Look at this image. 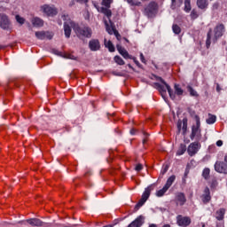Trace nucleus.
Masks as SVG:
<instances>
[{
  "instance_id": "de8ad7c7",
  "label": "nucleus",
  "mask_w": 227,
  "mask_h": 227,
  "mask_svg": "<svg viewBox=\"0 0 227 227\" xmlns=\"http://www.w3.org/2000/svg\"><path fill=\"white\" fill-rule=\"evenodd\" d=\"M132 59L133 61H134V63L137 65V67H138V68H141V63H139L138 61H137V59H136V57H132V59Z\"/></svg>"
},
{
  "instance_id": "4468645a",
  "label": "nucleus",
  "mask_w": 227,
  "mask_h": 227,
  "mask_svg": "<svg viewBox=\"0 0 227 227\" xmlns=\"http://www.w3.org/2000/svg\"><path fill=\"white\" fill-rule=\"evenodd\" d=\"M116 48L118 52L121 54V56H122V58H124V59H132V55L129 54V51H127V50H125V48H123L121 44H117Z\"/></svg>"
},
{
  "instance_id": "72a5a7b5",
  "label": "nucleus",
  "mask_w": 227,
  "mask_h": 227,
  "mask_svg": "<svg viewBox=\"0 0 227 227\" xmlns=\"http://www.w3.org/2000/svg\"><path fill=\"white\" fill-rule=\"evenodd\" d=\"M187 90L189 91L191 97H199L200 96L198 94V92L192 86H188Z\"/></svg>"
},
{
  "instance_id": "a211bd4d",
  "label": "nucleus",
  "mask_w": 227,
  "mask_h": 227,
  "mask_svg": "<svg viewBox=\"0 0 227 227\" xmlns=\"http://www.w3.org/2000/svg\"><path fill=\"white\" fill-rule=\"evenodd\" d=\"M197 6L200 10L207 11V8H208V0H197Z\"/></svg>"
},
{
  "instance_id": "7ed1b4c3",
  "label": "nucleus",
  "mask_w": 227,
  "mask_h": 227,
  "mask_svg": "<svg viewBox=\"0 0 227 227\" xmlns=\"http://www.w3.org/2000/svg\"><path fill=\"white\" fill-rule=\"evenodd\" d=\"M195 120L196 125L192 127V134L190 135V139H192V141H194V139L196 141H201V129H200V127H201V122L200 121V116L196 115Z\"/></svg>"
},
{
  "instance_id": "aec40b11",
  "label": "nucleus",
  "mask_w": 227,
  "mask_h": 227,
  "mask_svg": "<svg viewBox=\"0 0 227 227\" xmlns=\"http://www.w3.org/2000/svg\"><path fill=\"white\" fill-rule=\"evenodd\" d=\"M110 24L107 23V20H105V26H106V30L108 33V35H113L114 31V23H113V21H109Z\"/></svg>"
},
{
  "instance_id": "58836bf2",
  "label": "nucleus",
  "mask_w": 227,
  "mask_h": 227,
  "mask_svg": "<svg viewBox=\"0 0 227 227\" xmlns=\"http://www.w3.org/2000/svg\"><path fill=\"white\" fill-rule=\"evenodd\" d=\"M127 3H129V4L131 6H141V2L137 0H127Z\"/></svg>"
},
{
  "instance_id": "ddd939ff",
  "label": "nucleus",
  "mask_w": 227,
  "mask_h": 227,
  "mask_svg": "<svg viewBox=\"0 0 227 227\" xmlns=\"http://www.w3.org/2000/svg\"><path fill=\"white\" fill-rule=\"evenodd\" d=\"M89 48L92 52L100 51V41H98V39H91L89 42Z\"/></svg>"
},
{
  "instance_id": "0e129e2a",
  "label": "nucleus",
  "mask_w": 227,
  "mask_h": 227,
  "mask_svg": "<svg viewBox=\"0 0 227 227\" xmlns=\"http://www.w3.org/2000/svg\"><path fill=\"white\" fill-rule=\"evenodd\" d=\"M113 74H114V75H117L118 77H121V73L114 72Z\"/></svg>"
},
{
  "instance_id": "9b49d317",
  "label": "nucleus",
  "mask_w": 227,
  "mask_h": 227,
  "mask_svg": "<svg viewBox=\"0 0 227 227\" xmlns=\"http://www.w3.org/2000/svg\"><path fill=\"white\" fill-rule=\"evenodd\" d=\"M214 33H215V36L213 38V42L214 43H215V42H217V40H219V38H221V36L224 35V25L223 24L217 25L214 29Z\"/></svg>"
},
{
  "instance_id": "09e8293b",
  "label": "nucleus",
  "mask_w": 227,
  "mask_h": 227,
  "mask_svg": "<svg viewBox=\"0 0 227 227\" xmlns=\"http://www.w3.org/2000/svg\"><path fill=\"white\" fill-rule=\"evenodd\" d=\"M143 169V164L138 163L136 167H135V170L137 171H141Z\"/></svg>"
},
{
  "instance_id": "5fc2aeb1",
  "label": "nucleus",
  "mask_w": 227,
  "mask_h": 227,
  "mask_svg": "<svg viewBox=\"0 0 227 227\" xmlns=\"http://www.w3.org/2000/svg\"><path fill=\"white\" fill-rule=\"evenodd\" d=\"M145 138L143 139V145H145V143H146V138L148 137V133L146 132H143Z\"/></svg>"
},
{
  "instance_id": "9d476101",
  "label": "nucleus",
  "mask_w": 227,
  "mask_h": 227,
  "mask_svg": "<svg viewBox=\"0 0 227 227\" xmlns=\"http://www.w3.org/2000/svg\"><path fill=\"white\" fill-rule=\"evenodd\" d=\"M215 171L220 173L221 175H227V164L224 161L217 160L215 163Z\"/></svg>"
},
{
  "instance_id": "c9c22d12",
  "label": "nucleus",
  "mask_w": 227,
  "mask_h": 227,
  "mask_svg": "<svg viewBox=\"0 0 227 227\" xmlns=\"http://www.w3.org/2000/svg\"><path fill=\"white\" fill-rule=\"evenodd\" d=\"M35 36L36 38H38V40H45V32L44 31L35 32Z\"/></svg>"
},
{
  "instance_id": "c756f323",
  "label": "nucleus",
  "mask_w": 227,
  "mask_h": 227,
  "mask_svg": "<svg viewBox=\"0 0 227 227\" xmlns=\"http://www.w3.org/2000/svg\"><path fill=\"white\" fill-rule=\"evenodd\" d=\"M168 188L163 186L162 189L156 192V196L158 198H162V196H164V194H166V192H168Z\"/></svg>"
},
{
  "instance_id": "2f4dec72",
  "label": "nucleus",
  "mask_w": 227,
  "mask_h": 227,
  "mask_svg": "<svg viewBox=\"0 0 227 227\" xmlns=\"http://www.w3.org/2000/svg\"><path fill=\"white\" fill-rule=\"evenodd\" d=\"M191 10H192L191 0H184V12H186V13H189Z\"/></svg>"
},
{
  "instance_id": "f3484780",
  "label": "nucleus",
  "mask_w": 227,
  "mask_h": 227,
  "mask_svg": "<svg viewBox=\"0 0 227 227\" xmlns=\"http://www.w3.org/2000/svg\"><path fill=\"white\" fill-rule=\"evenodd\" d=\"M226 214V209L225 208H220L216 210L215 212V219L218 221H224V215Z\"/></svg>"
},
{
  "instance_id": "f03ea898",
  "label": "nucleus",
  "mask_w": 227,
  "mask_h": 227,
  "mask_svg": "<svg viewBox=\"0 0 227 227\" xmlns=\"http://www.w3.org/2000/svg\"><path fill=\"white\" fill-rule=\"evenodd\" d=\"M159 12V4L156 2H150L144 9V15L147 19H154Z\"/></svg>"
},
{
  "instance_id": "e2e57ef3",
  "label": "nucleus",
  "mask_w": 227,
  "mask_h": 227,
  "mask_svg": "<svg viewBox=\"0 0 227 227\" xmlns=\"http://www.w3.org/2000/svg\"><path fill=\"white\" fill-rule=\"evenodd\" d=\"M130 134H131V136H135V134H136V129H130Z\"/></svg>"
},
{
  "instance_id": "864d4df0",
  "label": "nucleus",
  "mask_w": 227,
  "mask_h": 227,
  "mask_svg": "<svg viewBox=\"0 0 227 227\" xmlns=\"http://www.w3.org/2000/svg\"><path fill=\"white\" fill-rule=\"evenodd\" d=\"M219 9V3H215L212 5V10H218Z\"/></svg>"
},
{
  "instance_id": "69168bd1",
  "label": "nucleus",
  "mask_w": 227,
  "mask_h": 227,
  "mask_svg": "<svg viewBox=\"0 0 227 227\" xmlns=\"http://www.w3.org/2000/svg\"><path fill=\"white\" fill-rule=\"evenodd\" d=\"M74 4H75V1H71L70 4H69V6H74Z\"/></svg>"
},
{
  "instance_id": "49530a36",
  "label": "nucleus",
  "mask_w": 227,
  "mask_h": 227,
  "mask_svg": "<svg viewBox=\"0 0 227 227\" xmlns=\"http://www.w3.org/2000/svg\"><path fill=\"white\" fill-rule=\"evenodd\" d=\"M54 34H52V32H45V38H47L48 40H52Z\"/></svg>"
},
{
  "instance_id": "cd10ccee",
  "label": "nucleus",
  "mask_w": 227,
  "mask_h": 227,
  "mask_svg": "<svg viewBox=\"0 0 227 227\" xmlns=\"http://www.w3.org/2000/svg\"><path fill=\"white\" fill-rule=\"evenodd\" d=\"M174 90H175V94L177 95L178 97L184 95V90H182L179 84L176 83L174 85Z\"/></svg>"
},
{
  "instance_id": "f8f14e48",
  "label": "nucleus",
  "mask_w": 227,
  "mask_h": 227,
  "mask_svg": "<svg viewBox=\"0 0 227 227\" xmlns=\"http://www.w3.org/2000/svg\"><path fill=\"white\" fill-rule=\"evenodd\" d=\"M176 223L178 226L187 227L191 224V217L189 216H182L181 215L176 216Z\"/></svg>"
},
{
  "instance_id": "4be33fe9",
  "label": "nucleus",
  "mask_w": 227,
  "mask_h": 227,
  "mask_svg": "<svg viewBox=\"0 0 227 227\" xmlns=\"http://www.w3.org/2000/svg\"><path fill=\"white\" fill-rule=\"evenodd\" d=\"M32 24L35 27H42L43 26V20L40 18H34L32 20Z\"/></svg>"
},
{
  "instance_id": "c03bdc74",
  "label": "nucleus",
  "mask_w": 227,
  "mask_h": 227,
  "mask_svg": "<svg viewBox=\"0 0 227 227\" xmlns=\"http://www.w3.org/2000/svg\"><path fill=\"white\" fill-rule=\"evenodd\" d=\"M189 167H187L185 168V171H184V177H183V183L185 184V180H187V176H189Z\"/></svg>"
},
{
  "instance_id": "680f3d73",
  "label": "nucleus",
  "mask_w": 227,
  "mask_h": 227,
  "mask_svg": "<svg viewBox=\"0 0 227 227\" xmlns=\"http://www.w3.org/2000/svg\"><path fill=\"white\" fill-rule=\"evenodd\" d=\"M89 0H76L77 3H84L85 4H87Z\"/></svg>"
},
{
  "instance_id": "6e6552de",
  "label": "nucleus",
  "mask_w": 227,
  "mask_h": 227,
  "mask_svg": "<svg viewBox=\"0 0 227 227\" xmlns=\"http://www.w3.org/2000/svg\"><path fill=\"white\" fill-rule=\"evenodd\" d=\"M201 148V144L200 141L196 140V142H193L190 144L187 149V153L190 155V157H194L195 154L200 152V149Z\"/></svg>"
},
{
  "instance_id": "4c0bfd02",
  "label": "nucleus",
  "mask_w": 227,
  "mask_h": 227,
  "mask_svg": "<svg viewBox=\"0 0 227 227\" xmlns=\"http://www.w3.org/2000/svg\"><path fill=\"white\" fill-rule=\"evenodd\" d=\"M16 19V22H18V24H20V26H22L24 24V22H26V19L20 17V15H16L15 16Z\"/></svg>"
},
{
  "instance_id": "dca6fc26",
  "label": "nucleus",
  "mask_w": 227,
  "mask_h": 227,
  "mask_svg": "<svg viewBox=\"0 0 227 227\" xmlns=\"http://www.w3.org/2000/svg\"><path fill=\"white\" fill-rule=\"evenodd\" d=\"M201 200L204 205H207V203H210V200H212V196H210V188L206 187L204 189V193L201 196Z\"/></svg>"
},
{
  "instance_id": "412c9836",
  "label": "nucleus",
  "mask_w": 227,
  "mask_h": 227,
  "mask_svg": "<svg viewBox=\"0 0 227 227\" xmlns=\"http://www.w3.org/2000/svg\"><path fill=\"white\" fill-rule=\"evenodd\" d=\"M184 4V0H171V10H176V8H180Z\"/></svg>"
},
{
  "instance_id": "0eeeda50",
  "label": "nucleus",
  "mask_w": 227,
  "mask_h": 227,
  "mask_svg": "<svg viewBox=\"0 0 227 227\" xmlns=\"http://www.w3.org/2000/svg\"><path fill=\"white\" fill-rule=\"evenodd\" d=\"M41 10L47 17H56L58 15V8L54 5L44 4L41 6Z\"/></svg>"
},
{
  "instance_id": "1a4fd4ad",
  "label": "nucleus",
  "mask_w": 227,
  "mask_h": 227,
  "mask_svg": "<svg viewBox=\"0 0 227 227\" xmlns=\"http://www.w3.org/2000/svg\"><path fill=\"white\" fill-rule=\"evenodd\" d=\"M26 223L30 224V226H36V227H40V226L50 227V226H52V223H44L42 220H40L39 218H30V219L26 220Z\"/></svg>"
},
{
  "instance_id": "393cba45",
  "label": "nucleus",
  "mask_w": 227,
  "mask_h": 227,
  "mask_svg": "<svg viewBox=\"0 0 227 227\" xmlns=\"http://www.w3.org/2000/svg\"><path fill=\"white\" fill-rule=\"evenodd\" d=\"M212 28L209 29L207 35V40H206V47L207 49H210V45L212 43Z\"/></svg>"
},
{
  "instance_id": "774afa93",
  "label": "nucleus",
  "mask_w": 227,
  "mask_h": 227,
  "mask_svg": "<svg viewBox=\"0 0 227 227\" xmlns=\"http://www.w3.org/2000/svg\"><path fill=\"white\" fill-rule=\"evenodd\" d=\"M103 227H113V225L112 224H108V225H105Z\"/></svg>"
},
{
  "instance_id": "3c124183",
  "label": "nucleus",
  "mask_w": 227,
  "mask_h": 227,
  "mask_svg": "<svg viewBox=\"0 0 227 227\" xmlns=\"http://www.w3.org/2000/svg\"><path fill=\"white\" fill-rule=\"evenodd\" d=\"M216 227H224V220L223 221H220V222H216Z\"/></svg>"
},
{
  "instance_id": "4d7b16f0",
  "label": "nucleus",
  "mask_w": 227,
  "mask_h": 227,
  "mask_svg": "<svg viewBox=\"0 0 227 227\" xmlns=\"http://www.w3.org/2000/svg\"><path fill=\"white\" fill-rule=\"evenodd\" d=\"M221 86L219 85V83H216V91L217 93H221Z\"/></svg>"
},
{
  "instance_id": "5701e85b",
  "label": "nucleus",
  "mask_w": 227,
  "mask_h": 227,
  "mask_svg": "<svg viewBox=\"0 0 227 227\" xmlns=\"http://www.w3.org/2000/svg\"><path fill=\"white\" fill-rule=\"evenodd\" d=\"M175 180H176V176L175 175L171 176L168 178L164 187L168 190L169 187H171V185H173V184L175 183Z\"/></svg>"
},
{
  "instance_id": "a18cd8bd",
  "label": "nucleus",
  "mask_w": 227,
  "mask_h": 227,
  "mask_svg": "<svg viewBox=\"0 0 227 227\" xmlns=\"http://www.w3.org/2000/svg\"><path fill=\"white\" fill-rule=\"evenodd\" d=\"M102 4L105 8H111V0H103Z\"/></svg>"
},
{
  "instance_id": "6ab92c4d",
  "label": "nucleus",
  "mask_w": 227,
  "mask_h": 227,
  "mask_svg": "<svg viewBox=\"0 0 227 227\" xmlns=\"http://www.w3.org/2000/svg\"><path fill=\"white\" fill-rule=\"evenodd\" d=\"M176 201L179 202V205L184 206L185 205V201H187V199H185V194L184 192H178L176 196Z\"/></svg>"
},
{
  "instance_id": "c85d7f7f",
  "label": "nucleus",
  "mask_w": 227,
  "mask_h": 227,
  "mask_svg": "<svg viewBox=\"0 0 227 227\" xmlns=\"http://www.w3.org/2000/svg\"><path fill=\"white\" fill-rule=\"evenodd\" d=\"M187 152V145L185 144H181L177 151V155H184Z\"/></svg>"
},
{
  "instance_id": "e433bc0d",
  "label": "nucleus",
  "mask_w": 227,
  "mask_h": 227,
  "mask_svg": "<svg viewBox=\"0 0 227 227\" xmlns=\"http://www.w3.org/2000/svg\"><path fill=\"white\" fill-rule=\"evenodd\" d=\"M106 47H107V49L110 52H114V51H115L114 45L113 44V43L111 41L107 42V43L106 44Z\"/></svg>"
},
{
  "instance_id": "8fccbe9b",
  "label": "nucleus",
  "mask_w": 227,
  "mask_h": 227,
  "mask_svg": "<svg viewBox=\"0 0 227 227\" xmlns=\"http://www.w3.org/2000/svg\"><path fill=\"white\" fill-rule=\"evenodd\" d=\"M180 132H182V121L177 123V134H180Z\"/></svg>"
},
{
  "instance_id": "37998d69",
  "label": "nucleus",
  "mask_w": 227,
  "mask_h": 227,
  "mask_svg": "<svg viewBox=\"0 0 227 227\" xmlns=\"http://www.w3.org/2000/svg\"><path fill=\"white\" fill-rule=\"evenodd\" d=\"M62 58H65V59H75V56L70 54V53H65L62 55Z\"/></svg>"
},
{
  "instance_id": "f704fd0d",
  "label": "nucleus",
  "mask_w": 227,
  "mask_h": 227,
  "mask_svg": "<svg viewBox=\"0 0 227 227\" xmlns=\"http://www.w3.org/2000/svg\"><path fill=\"white\" fill-rule=\"evenodd\" d=\"M114 61L115 63H117V65H120V66L125 65V61L123 60V59H121V57L118 55L114 57Z\"/></svg>"
},
{
  "instance_id": "f257e3e1",
  "label": "nucleus",
  "mask_w": 227,
  "mask_h": 227,
  "mask_svg": "<svg viewBox=\"0 0 227 227\" xmlns=\"http://www.w3.org/2000/svg\"><path fill=\"white\" fill-rule=\"evenodd\" d=\"M157 81H160V82L161 83V84L158 82L155 83V86L159 90L161 97L164 98V95H166V90H167L170 98L175 99V93H173V90L171 89V86H169V84H168L166 81H164V79H162V77L160 76L157 78Z\"/></svg>"
},
{
  "instance_id": "7c9ffc66",
  "label": "nucleus",
  "mask_w": 227,
  "mask_h": 227,
  "mask_svg": "<svg viewBox=\"0 0 227 227\" xmlns=\"http://www.w3.org/2000/svg\"><path fill=\"white\" fill-rule=\"evenodd\" d=\"M202 176L205 178V180H208V178H210V168H204L202 171Z\"/></svg>"
},
{
  "instance_id": "473e14b6",
  "label": "nucleus",
  "mask_w": 227,
  "mask_h": 227,
  "mask_svg": "<svg viewBox=\"0 0 227 227\" xmlns=\"http://www.w3.org/2000/svg\"><path fill=\"white\" fill-rule=\"evenodd\" d=\"M172 31L175 35H180V33H182V28H180V26L174 24L172 26Z\"/></svg>"
},
{
  "instance_id": "a19ab883",
  "label": "nucleus",
  "mask_w": 227,
  "mask_h": 227,
  "mask_svg": "<svg viewBox=\"0 0 227 227\" xmlns=\"http://www.w3.org/2000/svg\"><path fill=\"white\" fill-rule=\"evenodd\" d=\"M168 169H169V167L165 166L161 171H160V178H162V176H164V175H166V173H168Z\"/></svg>"
},
{
  "instance_id": "39448f33",
  "label": "nucleus",
  "mask_w": 227,
  "mask_h": 227,
  "mask_svg": "<svg viewBox=\"0 0 227 227\" xmlns=\"http://www.w3.org/2000/svg\"><path fill=\"white\" fill-rule=\"evenodd\" d=\"M153 191V187L152 185H149L147 188L145 189V192L142 194L141 199L139 200L138 203L135 206V212H137L145 203L148 200V198H150V194Z\"/></svg>"
},
{
  "instance_id": "423d86ee",
  "label": "nucleus",
  "mask_w": 227,
  "mask_h": 227,
  "mask_svg": "<svg viewBox=\"0 0 227 227\" xmlns=\"http://www.w3.org/2000/svg\"><path fill=\"white\" fill-rule=\"evenodd\" d=\"M0 28L4 31H12L13 29L12 20H10V17L5 13H0Z\"/></svg>"
},
{
  "instance_id": "b1692460",
  "label": "nucleus",
  "mask_w": 227,
  "mask_h": 227,
  "mask_svg": "<svg viewBox=\"0 0 227 227\" xmlns=\"http://www.w3.org/2000/svg\"><path fill=\"white\" fill-rule=\"evenodd\" d=\"M64 33L66 38H70V35H72V27H70V25L67 23L64 24Z\"/></svg>"
},
{
  "instance_id": "bf43d9fd",
  "label": "nucleus",
  "mask_w": 227,
  "mask_h": 227,
  "mask_svg": "<svg viewBox=\"0 0 227 227\" xmlns=\"http://www.w3.org/2000/svg\"><path fill=\"white\" fill-rule=\"evenodd\" d=\"M215 185H217V181L216 180H213L211 187H215Z\"/></svg>"
},
{
  "instance_id": "2eb2a0df",
  "label": "nucleus",
  "mask_w": 227,
  "mask_h": 227,
  "mask_svg": "<svg viewBox=\"0 0 227 227\" xmlns=\"http://www.w3.org/2000/svg\"><path fill=\"white\" fill-rule=\"evenodd\" d=\"M143 224H145V216L139 215L128 227H141Z\"/></svg>"
},
{
  "instance_id": "79ce46f5",
  "label": "nucleus",
  "mask_w": 227,
  "mask_h": 227,
  "mask_svg": "<svg viewBox=\"0 0 227 227\" xmlns=\"http://www.w3.org/2000/svg\"><path fill=\"white\" fill-rule=\"evenodd\" d=\"M198 17H200V15L198 14V12L193 9L191 12V18L194 20L198 19Z\"/></svg>"
},
{
  "instance_id": "ea45409f",
  "label": "nucleus",
  "mask_w": 227,
  "mask_h": 227,
  "mask_svg": "<svg viewBox=\"0 0 227 227\" xmlns=\"http://www.w3.org/2000/svg\"><path fill=\"white\" fill-rule=\"evenodd\" d=\"M182 130H183V135L185 136V132H187V119L183 120Z\"/></svg>"
},
{
  "instance_id": "13d9d810",
  "label": "nucleus",
  "mask_w": 227,
  "mask_h": 227,
  "mask_svg": "<svg viewBox=\"0 0 227 227\" xmlns=\"http://www.w3.org/2000/svg\"><path fill=\"white\" fill-rule=\"evenodd\" d=\"M216 146H223V140H218L216 142Z\"/></svg>"
},
{
  "instance_id": "a878e982",
  "label": "nucleus",
  "mask_w": 227,
  "mask_h": 227,
  "mask_svg": "<svg viewBox=\"0 0 227 227\" xmlns=\"http://www.w3.org/2000/svg\"><path fill=\"white\" fill-rule=\"evenodd\" d=\"M215 121H217V117L214 114H208V118L206 120L207 125H213Z\"/></svg>"
},
{
  "instance_id": "bb28decb",
  "label": "nucleus",
  "mask_w": 227,
  "mask_h": 227,
  "mask_svg": "<svg viewBox=\"0 0 227 227\" xmlns=\"http://www.w3.org/2000/svg\"><path fill=\"white\" fill-rule=\"evenodd\" d=\"M101 12H102V13H104V15H106V17H107L108 20L110 21L111 17L113 15V12H111V10H109L108 8H106V7H102Z\"/></svg>"
},
{
  "instance_id": "052dcab7",
  "label": "nucleus",
  "mask_w": 227,
  "mask_h": 227,
  "mask_svg": "<svg viewBox=\"0 0 227 227\" xmlns=\"http://www.w3.org/2000/svg\"><path fill=\"white\" fill-rule=\"evenodd\" d=\"M113 35H114L115 36H119L120 35V34L118 33V30H116V28L114 29Z\"/></svg>"
},
{
  "instance_id": "20e7f679",
  "label": "nucleus",
  "mask_w": 227,
  "mask_h": 227,
  "mask_svg": "<svg viewBox=\"0 0 227 227\" xmlns=\"http://www.w3.org/2000/svg\"><path fill=\"white\" fill-rule=\"evenodd\" d=\"M74 33L76 34L78 38H91L93 35V30L90 27H79L75 26L74 27Z\"/></svg>"
},
{
  "instance_id": "338daca9",
  "label": "nucleus",
  "mask_w": 227,
  "mask_h": 227,
  "mask_svg": "<svg viewBox=\"0 0 227 227\" xmlns=\"http://www.w3.org/2000/svg\"><path fill=\"white\" fill-rule=\"evenodd\" d=\"M225 164H227V155L224 156V159H223Z\"/></svg>"
},
{
  "instance_id": "6e6d98bb",
  "label": "nucleus",
  "mask_w": 227,
  "mask_h": 227,
  "mask_svg": "<svg viewBox=\"0 0 227 227\" xmlns=\"http://www.w3.org/2000/svg\"><path fill=\"white\" fill-rule=\"evenodd\" d=\"M149 227H157V225H156L155 223H152V224L149 225ZM162 227H171V225H169V224H165V225H163Z\"/></svg>"
},
{
  "instance_id": "603ef678",
  "label": "nucleus",
  "mask_w": 227,
  "mask_h": 227,
  "mask_svg": "<svg viewBox=\"0 0 227 227\" xmlns=\"http://www.w3.org/2000/svg\"><path fill=\"white\" fill-rule=\"evenodd\" d=\"M140 61L146 65V59H145V55H143V53H140Z\"/></svg>"
}]
</instances>
